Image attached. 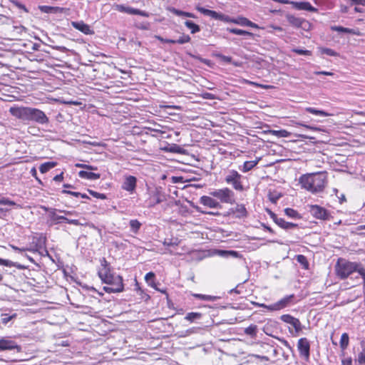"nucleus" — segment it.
Instances as JSON below:
<instances>
[{
	"instance_id": "obj_6",
	"label": "nucleus",
	"mask_w": 365,
	"mask_h": 365,
	"mask_svg": "<svg viewBox=\"0 0 365 365\" xmlns=\"http://www.w3.org/2000/svg\"><path fill=\"white\" fill-rule=\"evenodd\" d=\"M242 176L235 170H229L227 175L225 178V181L232 186L237 191H243L244 187L242 183Z\"/></svg>"
},
{
	"instance_id": "obj_37",
	"label": "nucleus",
	"mask_w": 365,
	"mask_h": 365,
	"mask_svg": "<svg viewBox=\"0 0 365 365\" xmlns=\"http://www.w3.org/2000/svg\"><path fill=\"white\" fill-rule=\"evenodd\" d=\"M284 213L289 217H291V218H293V219H299V218H301V216L297 212V211L294 210L292 208H286L284 210Z\"/></svg>"
},
{
	"instance_id": "obj_58",
	"label": "nucleus",
	"mask_w": 365,
	"mask_h": 365,
	"mask_svg": "<svg viewBox=\"0 0 365 365\" xmlns=\"http://www.w3.org/2000/svg\"><path fill=\"white\" fill-rule=\"evenodd\" d=\"M172 152H174V153H184V150L183 148H180V146L178 145H175L174 147H173L170 150Z\"/></svg>"
},
{
	"instance_id": "obj_56",
	"label": "nucleus",
	"mask_w": 365,
	"mask_h": 365,
	"mask_svg": "<svg viewBox=\"0 0 365 365\" xmlns=\"http://www.w3.org/2000/svg\"><path fill=\"white\" fill-rule=\"evenodd\" d=\"M128 8H129L128 6H125L123 5H120V4L116 5V9L120 12H124V13L128 14Z\"/></svg>"
},
{
	"instance_id": "obj_12",
	"label": "nucleus",
	"mask_w": 365,
	"mask_h": 365,
	"mask_svg": "<svg viewBox=\"0 0 365 365\" xmlns=\"http://www.w3.org/2000/svg\"><path fill=\"white\" fill-rule=\"evenodd\" d=\"M280 318L284 322L292 325L294 328L296 332H299L302 329V324L298 319L294 318L289 314H283Z\"/></svg>"
},
{
	"instance_id": "obj_41",
	"label": "nucleus",
	"mask_w": 365,
	"mask_h": 365,
	"mask_svg": "<svg viewBox=\"0 0 365 365\" xmlns=\"http://www.w3.org/2000/svg\"><path fill=\"white\" fill-rule=\"evenodd\" d=\"M140 225L141 224L137 220H131L130 221V226L131 230L135 233H136L139 230Z\"/></svg>"
},
{
	"instance_id": "obj_63",
	"label": "nucleus",
	"mask_w": 365,
	"mask_h": 365,
	"mask_svg": "<svg viewBox=\"0 0 365 365\" xmlns=\"http://www.w3.org/2000/svg\"><path fill=\"white\" fill-rule=\"evenodd\" d=\"M157 38L163 43H174V40L173 39L164 38L161 36H157Z\"/></svg>"
},
{
	"instance_id": "obj_27",
	"label": "nucleus",
	"mask_w": 365,
	"mask_h": 365,
	"mask_svg": "<svg viewBox=\"0 0 365 365\" xmlns=\"http://www.w3.org/2000/svg\"><path fill=\"white\" fill-rule=\"evenodd\" d=\"M306 110L312 114L321 115V116H332L333 114L327 113L324 110H317L314 108L309 107L306 108Z\"/></svg>"
},
{
	"instance_id": "obj_11",
	"label": "nucleus",
	"mask_w": 365,
	"mask_h": 365,
	"mask_svg": "<svg viewBox=\"0 0 365 365\" xmlns=\"http://www.w3.org/2000/svg\"><path fill=\"white\" fill-rule=\"evenodd\" d=\"M310 212L314 217L320 220H327L329 216V213L325 208L317 205H311Z\"/></svg>"
},
{
	"instance_id": "obj_40",
	"label": "nucleus",
	"mask_w": 365,
	"mask_h": 365,
	"mask_svg": "<svg viewBox=\"0 0 365 365\" xmlns=\"http://www.w3.org/2000/svg\"><path fill=\"white\" fill-rule=\"evenodd\" d=\"M297 261L303 266L304 269H308L309 262L307 259V257L302 255H299L297 256Z\"/></svg>"
},
{
	"instance_id": "obj_31",
	"label": "nucleus",
	"mask_w": 365,
	"mask_h": 365,
	"mask_svg": "<svg viewBox=\"0 0 365 365\" xmlns=\"http://www.w3.org/2000/svg\"><path fill=\"white\" fill-rule=\"evenodd\" d=\"M185 25L190 30L191 34H196L200 31V26L191 21H186Z\"/></svg>"
},
{
	"instance_id": "obj_51",
	"label": "nucleus",
	"mask_w": 365,
	"mask_h": 365,
	"mask_svg": "<svg viewBox=\"0 0 365 365\" xmlns=\"http://www.w3.org/2000/svg\"><path fill=\"white\" fill-rule=\"evenodd\" d=\"M16 314L9 316L7 314H4L1 315V322L3 324H7L10 320L16 317Z\"/></svg>"
},
{
	"instance_id": "obj_57",
	"label": "nucleus",
	"mask_w": 365,
	"mask_h": 365,
	"mask_svg": "<svg viewBox=\"0 0 365 365\" xmlns=\"http://www.w3.org/2000/svg\"><path fill=\"white\" fill-rule=\"evenodd\" d=\"M56 212H58V209H56V208H51L50 210V211L48 212V217H49L51 221H52L53 219L56 215Z\"/></svg>"
},
{
	"instance_id": "obj_50",
	"label": "nucleus",
	"mask_w": 365,
	"mask_h": 365,
	"mask_svg": "<svg viewBox=\"0 0 365 365\" xmlns=\"http://www.w3.org/2000/svg\"><path fill=\"white\" fill-rule=\"evenodd\" d=\"M321 51L324 54H327L330 56H337V53L334 50L328 48H322Z\"/></svg>"
},
{
	"instance_id": "obj_26",
	"label": "nucleus",
	"mask_w": 365,
	"mask_h": 365,
	"mask_svg": "<svg viewBox=\"0 0 365 365\" xmlns=\"http://www.w3.org/2000/svg\"><path fill=\"white\" fill-rule=\"evenodd\" d=\"M57 165L56 162H46L41 164L39 167V170L41 173H46L49 171L51 169L56 167Z\"/></svg>"
},
{
	"instance_id": "obj_42",
	"label": "nucleus",
	"mask_w": 365,
	"mask_h": 365,
	"mask_svg": "<svg viewBox=\"0 0 365 365\" xmlns=\"http://www.w3.org/2000/svg\"><path fill=\"white\" fill-rule=\"evenodd\" d=\"M14 31L19 36H22L24 34L26 33L27 29L24 26H13Z\"/></svg>"
},
{
	"instance_id": "obj_48",
	"label": "nucleus",
	"mask_w": 365,
	"mask_h": 365,
	"mask_svg": "<svg viewBox=\"0 0 365 365\" xmlns=\"http://www.w3.org/2000/svg\"><path fill=\"white\" fill-rule=\"evenodd\" d=\"M154 278H155V274L152 272L147 273L145 276V281L147 282V283L148 284H150L152 287H153L152 283L153 282Z\"/></svg>"
},
{
	"instance_id": "obj_59",
	"label": "nucleus",
	"mask_w": 365,
	"mask_h": 365,
	"mask_svg": "<svg viewBox=\"0 0 365 365\" xmlns=\"http://www.w3.org/2000/svg\"><path fill=\"white\" fill-rule=\"evenodd\" d=\"M202 96L204 99H207V100H213L215 99V95L212 94V93H204L202 94Z\"/></svg>"
},
{
	"instance_id": "obj_34",
	"label": "nucleus",
	"mask_w": 365,
	"mask_h": 365,
	"mask_svg": "<svg viewBox=\"0 0 365 365\" xmlns=\"http://www.w3.org/2000/svg\"><path fill=\"white\" fill-rule=\"evenodd\" d=\"M349 335L346 333H344L341 336L339 344L340 347L342 350H344L347 348L349 345Z\"/></svg>"
},
{
	"instance_id": "obj_3",
	"label": "nucleus",
	"mask_w": 365,
	"mask_h": 365,
	"mask_svg": "<svg viewBox=\"0 0 365 365\" xmlns=\"http://www.w3.org/2000/svg\"><path fill=\"white\" fill-rule=\"evenodd\" d=\"M362 267L363 265L360 263L339 259L336 264V272L341 279H345L354 273H356L358 275L359 269Z\"/></svg>"
},
{
	"instance_id": "obj_60",
	"label": "nucleus",
	"mask_w": 365,
	"mask_h": 365,
	"mask_svg": "<svg viewBox=\"0 0 365 365\" xmlns=\"http://www.w3.org/2000/svg\"><path fill=\"white\" fill-rule=\"evenodd\" d=\"M13 264V262L8 260L0 258V265H5L7 267H11Z\"/></svg>"
},
{
	"instance_id": "obj_4",
	"label": "nucleus",
	"mask_w": 365,
	"mask_h": 365,
	"mask_svg": "<svg viewBox=\"0 0 365 365\" xmlns=\"http://www.w3.org/2000/svg\"><path fill=\"white\" fill-rule=\"evenodd\" d=\"M102 282L109 285L103 287L107 293L120 292L123 290V278L120 275L113 273Z\"/></svg>"
},
{
	"instance_id": "obj_64",
	"label": "nucleus",
	"mask_w": 365,
	"mask_h": 365,
	"mask_svg": "<svg viewBox=\"0 0 365 365\" xmlns=\"http://www.w3.org/2000/svg\"><path fill=\"white\" fill-rule=\"evenodd\" d=\"M341 365H352V359L351 357L342 359Z\"/></svg>"
},
{
	"instance_id": "obj_8",
	"label": "nucleus",
	"mask_w": 365,
	"mask_h": 365,
	"mask_svg": "<svg viewBox=\"0 0 365 365\" xmlns=\"http://www.w3.org/2000/svg\"><path fill=\"white\" fill-rule=\"evenodd\" d=\"M300 357L308 361L310 356V343L307 338H301L297 342Z\"/></svg>"
},
{
	"instance_id": "obj_44",
	"label": "nucleus",
	"mask_w": 365,
	"mask_h": 365,
	"mask_svg": "<svg viewBox=\"0 0 365 365\" xmlns=\"http://www.w3.org/2000/svg\"><path fill=\"white\" fill-rule=\"evenodd\" d=\"M360 277L363 279V291H365V267L364 266L359 269V274L355 277L358 281L359 280Z\"/></svg>"
},
{
	"instance_id": "obj_5",
	"label": "nucleus",
	"mask_w": 365,
	"mask_h": 365,
	"mask_svg": "<svg viewBox=\"0 0 365 365\" xmlns=\"http://www.w3.org/2000/svg\"><path fill=\"white\" fill-rule=\"evenodd\" d=\"M210 195L220 200L222 203L233 204L235 203V193L228 187L215 190L210 192Z\"/></svg>"
},
{
	"instance_id": "obj_18",
	"label": "nucleus",
	"mask_w": 365,
	"mask_h": 365,
	"mask_svg": "<svg viewBox=\"0 0 365 365\" xmlns=\"http://www.w3.org/2000/svg\"><path fill=\"white\" fill-rule=\"evenodd\" d=\"M16 348H18V346L14 341L4 339H0V351L5 350H12Z\"/></svg>"
},
{
	"instance_id": "obj_13",
	"label": "nucleus",
	"mask_w": 365,
	"mask_h": 365,
	"mask_svg": "<svg viewBox=\"0 0 365 365\" xmlns=\"http://www.w3.org/2000/svg\"><path fill=\"white\" fill-rule=\"evenodd\" d=\"M137 178L134 176L129 175L125 178V181L122 185V188L130 193H132L136 187Z\"/></svg>"
},
{
	"instance_id": "obj_49",
	"label": "nucleus",
	"mask_w": 365,
	"mask_h": 365,
	"mask_svg": "<svg viewBox=\"0 0 365 365\" xmlns=\"http://www.w3.org/2000/svg\"><path fill=\"white\" fill-rule=\"evenodd\" d=\"M11 3L14 5L15 6H16L17 8L20 9H22L24 10L25 12L26 13H29V10L27 9V8L25 6V5H24L23 4H21V2H19V1L17 0H11Z\"/></svg>"
},
{
	"instance_id": "obj_53",
	"label": "nucleus",
	"mask_w": 365,
	"mask_h": 365,
	"mask_svg": "<svg viewBox=\"0 0 365 365\" xmlns=\"http://www.w3.org/2000/svg\"><path fill=\"white\" fill-rule=\"evenodd\" d=\"M88 192L91 195H93V197H95L96 198L103 199V200L106 198V195L103 193H99V192H97L91 190H88Z\"/></svg>"
},
{
	"instance_id": "obj_9",
	"label": "nucleus",
	"mask_w": 365,
	"mask_h": 365,
	"mask_svg": "<svg viewBox=\"0 0 365 365\" xmlns=\"http://www.w3.org/2000/svg\"><path fill=\"white\" fill-rule=\"evenodd\" d=\"M294 298V294L286 296L276 303L269 304V307H267V309L269 311H278L282 309L287 307Z\"/></svg>"
},
{
	"instance_id": "obj_62",
	"label": "nucleus",
	"mask_w": 365,
	"mask_h": 365,
	"mask_svg": "<svg viewBox=\"0 0 365 365\" xmlns=\"http://www.w3.org/2000/svg\"><path fill=\"white\" fill-rule=\"evenodd\" d=\"M220 57L222 59V61H223L225 63H232V57H230V56L220 55Z\"/></svg>"
},
{
	"instance_id": "obj_38",
	"label": "nucleus",
	"mask_w": 365,
	"mask_h": 365,
	"mask_svg": "<svg viewBox=\"0 0 365 365\" xmlns=\"http://www.w3.org/2000/svg\"><path fill=\"white\" fill-rule=\"evenodd\" d=\"M216 20H220L224 22H232L235 24V21H236L237 19H232L227 15H225L221 13H217Z\"/></svg>"
},
{
	"instance_id": "obj_20",
	"label": "nucleus",
	"mask_w": 365,
	"mask_h": 365,
	"mask_svg": "<svg viewBox=\"0 0 365 365\" xmlns=\"http://www.w3.org/2000/svg\"><path fill=\"white\" fill-rule=\"evenodd\" d=\"M260 160V158H257L255 160L245 161L242 166V168H240V170L243 173H247L254 168Z\"/></svg>"
},
{
	"instance_id": "obj_29",
	"label": "nucleus",
	"mask_w": 365,
	"mask_h": 365,
	"mask_svg": "<svg viewBox=\"0 0 365 365\" xmlns=\"http://www.w3.org/2000/svg\"><path fill=\"white\" fill-rule=\"evenodd\" d=\"M227 31H229L230 33L237 34V35L248 36L250 37L253 36L252 33H251L250 31H245V30L239 29L227 28Z\"/></svg>"
},
{
	"instance_id": "obj_2",
	"label": "nucleus",
	"mask_w": 365,
	"mask_h": 365,
	"mask_svg": "<svg viewBox=\"0 0 365 365\" xmlns=\"http://www.w3.org/2000/svg\"><path fill=\"white\" fill-rule=\"evenodd\" d=\"M299 182L302 188L312 193H318L322 192L325 187L327 175L324 173H307L302 175Z\"/></svg>"
},
{
	"instance_id": "obj_46",
	"label": "nucleus",
	"mask_w": 365,
	"mask_h": 365,
	"mask_svg": "<svg viewBox=\"0 0 365 365\" xmlns=\"http://www.w3.org/2000/svg\"><path fill=\"white\" fill-rule=\"evenodd\" d=\"M257 326L256 325H250L247 327L245 330V334L250 336H255L257 334Z\"/></svg>"
},
{
	"instance_id": "obj_19",
	"label": "nucleus",
	"mask_w": 365,
	"mask_h": 365,
	"mask_svg": "<svg viewBox=\"0 0 365 365\" xmlns=\"http://www.w3.org/2000/svg\"><path fill=\"white\" fill-rule=\"evenodd\" d=\"M91 170H81L78 173V175L80 178L87 180H97L101 178L100 174L93 173Z\"/></svg>"
},
{
	"instance_id": "obj_54",
	"label": "nucleus",
	"mask_w": 365,
	"mask_h": 365,
	"mask_svg": "<svg viewBox=\"0 0 365 365\" xmlns=\"http://www.w3.org/2000/svg\"><path fill=\"white\" fill-rule=\"evenodd\" d=\"M136 26L142 30H148L150 28V24L148 22L140 23L136 24Z\"/></svg>"
},
{
	"instance_id": "obj_36",
	"label": "nucleus",
	"mask_w": 365,
	"mask_h": 365,
	"mask_svg": "<svg viewBox=\"0 0 365 365\" xmlns=\"http://www.w3.org/2000/svg\"><path fill=\"white\" fill-rule=\"evenodd\" d=\"M272 355L277 360H279V356L282 355L284 359H287L288 355H286L281 347H276L272 349Z\"/></svg>"
},
{
	"instance_id": "obj_25",
	"label": "nucleus",
	"mask_w": 365,
	"mask_h": 365,
	"mask_svg": "<svg viewBox=\"0 0 365 365\" xmlns=\"http://www.w3.org/2000/svg\"><path fill=\"white\" fill-rule=\"evenodd\" d=\"M169 11L170 12H172L173 14L176 15V16H185V17H189V18H195V16L194 14L192 13H190V12H186V11H181V10H178L175 8H170L169 9Z\"/></svg>"
},
{
	"instance_id": "obj_39",
	"label": "nucleus",
	"mask_w": 365,
	"mask_h": 365,
	"mask_svg": "<svg viewBox=\"0 0 365 365\" xmlns=\"http://www.w3.org/2000/svg\"><path fill=\"white\" fill-rule=\"evenodd\" d=\"M192 296L199 299L205 300V301H210L213 302L215 301L217 297L211 295H205V294H193Z\"/></svg>"
},
{
	"instance_id": "obj_28",
	"label": "nucleus",
	"mask_w": 365,
	"mask_h": 365,
	"mask_svg": "<svg viewBox=\"0 0 365 365\" xmlns=\"http://www.w3.org/2000/svg\"><path fill=\"white\" fill-rule=\"evenodd\" d=\"M361 345L362 351L358 354L356 361H357L359 365H365V341H362Z\"/></svg>"
},
{
	"instance_id": "obj_33",
	"label": "nucleus",
	"mask_w": 365,
	"mask_h": 365,
	"mask_svg": "<svg viewBox=\"0 0 365 365\" xmlns=\"http://www.w3.org/2000/svg\"><path fill=\"white\" fill-rule=\"evenodd\" d=\"M331 29L334 31L338 32H342V33H346V34H355L356 32L354 29L345 28L340 26H333L331 27Z\"/></svg>"
},
{
	"instance_id": "obj_10",
	"label": "nucleus",
	"mask_w": 365,
	"mask_h": 365,
	"mask_svg": "<svg viewBox=\"0 0 365 365\" xmlns=\"http://www.w3.org/2000/svg\"><path fill=\"white\" fill-rule=\"evenodd\" d=\"M101 267L98 269V274L101 279L103 281L106 278L113 274L110 270L109 263L107 262L106 258L103 257L100 260Z\"/></svg>"
},
{
	"instance_id": "obj_17",
	"label": "nucleus",
	"mask_w": 365,
	"mask_h": 365,
	"mask_svg": "<svg viewBox=\"0 0 365 365\" xmlns=\"http://www.w3.org/2000/svg\"><path fill=\"white\" fill-rule=\"evenodd\" d=\"M232 213L237 218H245L247 217L248 212L245 206L242 204H237L235 208L232 210Z\"/></svg>"
},
{
	"instance_id": "obj_14",
	"label": "nucleus",
	"mask_w": 365,
	"mask_h": 365,
	"mask_svg": "<svg viewBox=\"0 0 365 365\" xmlns=\"http://www.w3.org/2000/svg\"><path fill=\"white\" fill-rule=\"evenodd\" d=\"M200 202L210 208H221V205L216 200L210 196L203 195L200 198Z\"/></svg>"
},
{
	"instance_id": "obj_30",
	"label": "nucleus",
	"mask_w": 365,
	"mask_h": 365,
	"mask_svg": "<svg viewBox=\"0 0 365 365\" xmlns=\"http://www.w3.org/2000/svg\"><path fill=\"white\" fill-rule=\"evenodd\" d=\"M197 10L205 16H210L211 18L216 19L217 12L215 11L205 9L203 7H197Z\"/></svg>"
},
{
	"instance_id": "obj_47",
	"label": "nucleus",
	"mask_w": 365,
	"mask_h": 365,
	"mask_svg": "<svg viewBox=\"0 0 365 365\" xmlns=\"http://www.w3.org/2000/svg\"><path fill=\"white\" fill-rule=\"evenodd\" d=\"M0 205L19 207L14 201L10 200L9 199L5 197L0 199Z\"/></svg>"
},
{
	"instance_id": "obj_24",
	"label": "nucleus",
	"mask_w": 365,
	"mask_h": 365,
	"mask_svg": "<svg viewBox=\"0 0 365 365\" xmlns=\"http://www.w3.org/2000/svg\"><path fill=\"white\" fill-rule=\"evenodd\" d=\"M164 200L163 196L160 195L159 191H156L151 197L149 207H153L157 204H160Z\"/></svg>"
},
{
	"instance_id": "obj_1",
	"label": "nucleus",
	"mask_w": 365,
	"mask_h": 365,
	"mask_svg": "<svg viewBox=\"0 0 365 365\" xmlns=\"http://www.w3.org/2000/svg\"><path fill=\"white\" fill-rule=\"evenodd\" d=\"M9 113L14 117L24 122H34L40 125L49 123V118L46 113L36 108L13 106L9 108Z\"/></svg>"
},
{
	"instance_id": "obj_35",
	"label": "nucleus",
	"mask_w": 365,
	"mask_h": 365,
	"mask_svg": "<svg viewBox=\"0 0 365 365\" xmlns=\"http://www.w3.org/2000/svg\"><path fill=\"white\" fill-rule=\"evenodd\" d=\"M217 253L219 256L222 257H237V252L232 250H217Z\"/></svg>"
},
{
	"instance_id": "obj_16",
	"label": "nucleus",
	"mask_w": 365,
	"mask_h": 365,
	"mask_svg": "<svg viewBox=\"0 0 365 365\" xmlns=\"http://www.w3.org/2000/svg\"><path fill=\"white\" fill-rule=\"evenodd\" d=\"M61 220H63L66 222L68 224L74 225H83V224L80 222L78 220L76 219H69L66 216L63 215H56L55 217L51 221V225H56L60 223Z\"/></svg>"
},
{
	"instance_id": "obj_52",
	"label": "nucleus",
	"mask_w": 365,
	"mask_h": 365,
	"mask_svg": "<svg viewBox=\"0 0 365 365\" xmlns=\"http://www.w3.org/2000/svg\"><path fill=\"white\" fill-rule=\"evenodd\" d=\"M293 52L296 53L299 55H304V56H310L312 52L309 50H304L301 48H294L293 49Z\"/></svg>"
},
{
	"instance_id": "obj_7",
	"label": "nucleus",
	"mask_w": 365,
	"mask_h": 365,
	"mask_svg": "<svg viewBox=\"0 0 365 365\" xmlns=\"http://www.w3.org/2000/svg\"><path fill=\"white\" fill-rule=\"evenodd\" d=\"M287 21L296 28H301L305 31H309L311 29L310 23L302 18L297 17L292 14H286Z\"/></svg>"
},
{
	"instance_id": "obj_43",
	"label": "nucleus",
	"mask_w": 365,
	"mask_h": 365,
	"mask_svg": "<svg viewBox=\"0 0 365 365\" xmlns=\"http://www.w3.org/2000/svg\"><path fill=\"white\" fill-rule=\"evenodd\" d=\"M191 40L188 35L183 34L178 39L174 40V43L184 44L190 42Z\"/></svg>"
},
{
	"instance_id": "obj_55",
	"label": "nucleus",
	"mask_w": 365,
	"mask_h": 365,
	"mask_svg": "<svg viewBox=\"0 0 365 365\" xmlns=\"http://www.w3.org/2000/svg\"><path fill=\"white\" fill-rule=\"evenodd\" d=\"M163 245L165 246L170 247V246L178 245V240H175V241H173L172 240H168L165 239L163 242Z\"/></svg>"
},
{
	"instance_id": "obj_21",
	"label": "nucleus",
	"mask_w": 365,
	"mask_h": 365,
	"mask_svg": "<svg viewBox=\"0 0 365 365\" xmlns=\"http://www.w3.org/2000/svg\"><path fill=\"white\" fill-rule=\"evenodd\" d=\"M235 24L241 26H250L252 28H258V26L256 24L252 22L251 21L245 17H240L237 19L236 21H235Z\"/></svg>"
},
{
	"instance_id": "obj_22",
	"label": "nucleus",
	"mask_w": 365,
	"mask_h": 365,
	"mask_svg": "<svg viewBox=\"0 0 365 365\" xmlns=\"http://www.w3.org/2000/svg\"><path fill=\"white\" fill-rule=\"evenodd\" d=\"M277 225L284 230H291L297 227V224L286 222L283 218H279L278 222H277Z\"/></svg>"
},
{
	"instance_id": "obj_45",
	"label": "nucleus",
	"mask_w": 365,
	"mask_h": 365,
	"mask_svg": "<svg viewBox=\"0 0 365 365\" xmlns=\"http://www.w3.org/2000/svg\"><path fill=\"white\" fill-rule=\"evenodd\" d=\"M38 9L43 13L49 14L55 12L57 8L49 6H39Z\"/></svg>"
},
{
	"instance_id": "obj_61",
	"label": "nucleus",
	"mask_w": 365,
	"mask_h": 365,
	"mask_svg": "<svg viewBox=\"0 0 365 365\" xmlns=\"http://www.w3.org/2000/svg\"><path fill=\"white\" fill-rule=\"evenodd\" d=\"M183 178L181 176H173L172 177V182L173 183H178V182H183Z\"/></svg>"
},
{
	"instance_id": "obj_23",
	"label": "nucleus",
	"mask_w": 365,
	"mask_h": 365,
	"mask_svg": "<svg viewBox=\"0 0 365 365\" xmlns=\"http://www.w3.org/2000/svg\"><path fill=\"white\" fill-rule=\"evenodd\" d=\"M267 133L277 138H288L291 135V133L286 130H269Z\"/></svg>"
},
{
	"instance_id": "obj_32",
	"label": "nucleus",
	"mask_w": 365,
	"mask_h": 365,
	"mask_svg": "<svg viewBox=\"0 0 365 365\" xmlns=\"http://www.w3.org/2000/svg\"><path fill=\"white\" fill-rule=\"evenodd\" d=\"M202 317V314L199 312H189L185 317V319L193 322L196 320L200 319Z\"/></svg>"
},
{
	"instance_id": "obj_15",
	"label": "nucleus",
	"mask_w": 365,
	"mask_h": 365,
	"mask_svg": "<svg viewBox=\"0 0 365 365\" xmlns=\"http://www.w3.org/2000/svg\"><path fill=\"white\" fill-rule=\"evenodd\" d=\"M73 28L81 31L84 34L91 35L94 31L91 29L90 26L85 24L83 21H73L71 23Z\"/></svg>"
}]
</instances>
